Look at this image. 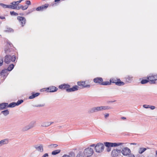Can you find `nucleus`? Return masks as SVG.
Listing matches in <instances>:
<instances>
[{"label": "nucleus", "instance_id": "obj_1", "mask_svg": "<svg viewBox=\"0 0 157 157\" xmlns=\"http://www.w3.org/2000/svg\"><path fill=\"white\" fill-rule=\"evenodd\" d=\"M112 81H113V79H110V82L106 81L105 82H102L98 84H99V85L102 86H108L109 85H111L112 83H115L116 85L119 86H123L124 85V82L121 81L120 79H117V82Z\"/></svg>", "mask_w": 157, "mask_h": 157}, {"label": "nucleus", "instance_id": "obj_2", "mask_svg": "<svg viewBox=\"0 0 157 157\" xmlns=\"http://www.w3.org/2000/svg\"><path fill=\"white\" fill-rule=\"evenodd\" d=\"M110 109H111V107L109 106H102L94 107L90 109V110H89V111H88V113H92L97 112Z\"/></svg>", "mask_w": 157, "mask_h": 157}, {"label": "nucleus", "instance_id": "obj_3", "mask_svg": "<svg viewBox=\"0 0 157 157\" xmlns=\"http://www.w3.org/2000/svg\"><path fill=\"white\" fill-rule=\"evenodd\" d=\"M122 143H111L108 142H104L105 146L107 147L106 149V151L109 152L111 151V147H117L122 145Z\"/></svg>", "mask_w": 157, "mask_h": 157}, {"label": "nucleus", "instance_id": "obj_4", "mask_svg": "<svg viewBox=\"0 0 157 157\" xmlns=\"http://www.w3.org/2000/svg\"><path fill=\"white\" fill-rule=\"evenodd\" d=\"M16 60V56L14 55H6L4 57L5 63L9 64L11 62H14Z\"/></svg>", "mask_w": 157, "mask_h": 157}, {"label": "nucleus", "instance_id": "obj_5", "mask_svg": "<svg viewBox=\"0 0 157 157\" xmlns=\"http://www.w3.org/2000/svg\"><path fill=\"white\" fill-rule=\"evenodd\" d=\"M94 150L90 147H88L84 150L83 155L86 157H92L91 156L94 154Z\"/></svg>", "mask_w": 157, "mask_h": 157}, {"label": "nucleus", "instance_id": "obj_6", "mask_svg": "<svg viewBox=\"0 0 157 157\" xmlns=\"http://www.w3.org/2000/svg\"><path fill=\"white\" fill-rule=\"evenodd\" d=\"M105 145L102 143H99L95 146V147H94L95 150L96 152L98 153H100L102 152L104 148H105Z\"/></svg>", "mask_w": 157, "mask_h": 157}, {"label": "nucleus", "instance_id": "obj_7", "mask_svg": "<svg viewBox=\"0 0 157 157\" xmlns=\"http://www.w3.org/2000/svg\"><path fill=\"white\" fill-rule=\"evenodd\" d=\"M147 79L150 80V83L154 84L156 83L155 81L157 80V75L150 74L147 76Z\"/></svg>", "mask_w": 157, "mask_h": 157}, {"label": "nucleus", "instance_id": "obj_8", "mask_svg": "<svg viewBox=\"0 0 157 157\" xmlns=\"http://www.w3.org/2000/svg\"><path fill=\"white\" fill-rule=\"evenodd\" d=\"M35 123V121H31V122H30V123L29 124L25 126L23 128H22V131H23V132H24L33 128L34 126Z\"/></svg>", "mask_w": 157, "mask_h": 157}, {"label": "nucleus", "instance_id": "obj_9", "mask_svg": "<svg viewBox=\"0 0 157 157\" xmlns=\"http://www.w3.org/2000/svg\"><path fill=\"white\" fill-rule=\"evenodd\" d=\"M121 152L122 153V155L124 156L129 155L130 154H132L131 153V150L130 149L127 147H125L122 149V150L121 151Z\"/></svg>", "mask_w": 157, "mask_h": 157}, {"label": "nucleus", "instance_id": "obj_10", "mask_svg": "<svg viewBox=\"0 0 157 157\" xmlns=\"http://www.w3.org/2000/svg\"><path fill=\"white\" fill-rule=\"evenodd\" d=\"M121 150L117 149H114L111 152V156L113 157H117L120 154Z\"/></svg>", "mask_w": 157, "mask_h": 157}, {"label": "nucleus", "instance_id": "obj_11", "mask_svg": "<svg viewBox=\"0 0 157 157\" xmlns=\"http://www.w3.org/2000/svg\"><path fill=\"white\" fill-rule=\"evenodd\" d=\"M79 87L78 86L75 85V86H73L72 87V88H68L65 89V90H66V91L67 92L70 93L77 91L78 90H79Z\"/></svg>", "mask_w": 157, "mask_h": 157}, {"label": "nucleus", "instance_id": "obj_12", "mask_svg": "<svg viewBox=\"0 0 157 157\" xmlns=\"http://www.w3.org/2000/svg\"><path fill=\"white\" fill-rule=\"evenodd\" d=\"M58 90L57 88L52 86L47 88L45 91L48 92L53 93L56 92Z\"/></svg>", "mask_w": 157, "mask_h": 157}, {"label": "nucleus", "instance_id": "obj_13", "mask_svg": "<svg viewBox=\"0 0 157 157\" xmlns=\"http://www.w3.org/2000/svg\"><path fill=\"white\" fill-rule=\"evenodd\" d=\"M17 18V20H18V21L21 22V26L22 27L24 26L26 22V20L25 17L22 16H18Z\"/></svg>", "mask_w": 157, "mask_h": 157}, {"label": "nucleus", "instance_id": "obj_14", "mask_svg": "<svg viewBox=\"0 0 157 157\" xmlns=\"http://www.w3.org/2000/svg\"><path fill=\"white\" fill-rule=\"evenodd\" d=\"M78 86L82 87V88H90V85L85 84V81H78Z\"/></svg>", "mask_w": 157, "mask_h": 157}, {"label": "nucleus", "instance_id": "obj_15", "mask_svg": "<svg viewBox=\"0 0 157 157\" xmlns=\"http://www.w3.org/2000/svg\"><path fill=\"white\" fill-rule=\"evenodd\" d=\"M9 71H10L5 70H2L0 72V76H2V77H3L5 79L8 75Z\"/></svg>", "mask_w": 157, "mask_h": 157}, {"label": "nucleus", "instance_id": "obj_16", "mask_svg": "<svg viewBox=\"0 0 157 157\" xmlns=\"http://www.w3.org/2000/svg\"><path fill=\"white\" fill-rule=\"evenodd\" d=\"M33 147L39 152H42L43 151V145L42 144L35 145Z\"/></svg>", "mask_w": 157, "mask_h": 157}, {"label": "nucleus", "instance_id": "obj_17", "mask_svg": "<svg viewBox=\"0 0 157 157\" xmlns=\"http://www.w3.org/2000/svg\"><path fill=\"white\" fill-rule=\"evenodd\" d=\"M48 4H45L44 5H42L39 7H37L36 9V10L37 11H42L44 9H46L48 8Z\"/></svg>", "mask_w": 157, "mask_h": 157}, {"label": "nucleus", "instance_id": "obj_18", "mask_svg": "<svg viewBox=\"0 0 157 157\" xmlns=\"http://www.w3.org/2000/svg\"><path fill=\"white\" fill-rule=\"evenodd\" d=\"M70 87V85L67 84H66L65 83H63L59 86V88L61 90H66L67 89Z\"/></svg>", "mask_w": 157, "mask_h": 157}, {"label": "nucleus", "instance_id": "obj_19", "mask_svg": "<svg viewBox=\"0 0 157 157\" xmlns=\"http://www.w3.org/2000/svg\"><path fill=\"white\" fill-rule=\"evenodd\" d=\"M9 142V140L7 139H4L0 141V147L4 144H8Z\"/></svg>", "mask_w": 157, "mask_h": 157}, {"label": "nucleus", "instance_id": "obj_20", "mask_svg": "<svg viewBox=\"0 0 157 157\" xmlns=\"http://www.w3.org/2000/svg\"><path fill=\"white\" fill-rule=\"evenodd\" d=\"M40 95V93H35L34 92H33L31 93V95L29 97V99H32L35 98L36 97H37L39 96Z\"/></svg>", "mask_w": 157, "mask_h": 157}, {"label": "nucleus", "instance_id": "obj_21", "mask_svg": "<svg viewBox=\"0 0 157 157\" xmlns=\"http://www.w3.org/2000/svg\"><path fill=\"white\" fill-rule=\"evenodd\" d=\"M0 6H2L4 8H8L11 9L12 7H13L14 5H6L3 3H0Z\"/></svg>", "mask_w": 157, "mask_h": 157}, {"label": "nucleus", "instance_id": "obj_22", "mask_svg": "<svg viewBox=\"0 0 157 157\" xmlns=\"http://www.w3.org/2000/svg\"><path fill=\"white\" fill-rule=\"evenodd\" d=\"M93 81L96 83H98L103 82V79L101 77H97L94 78Z\"/></svg>", "mask_w": 157, "mask_h": 157}, {"label": "nucleus", "instance_id": "obj_23", "mask_svg": "<svg viewBox=\"0 0 157 157\" xmlns=\"http://www.w3.org/2000/svg\"><path fill=\"white\" fill-rule=\"evenodd\" d=\"M132 79L133 77L129 75H127L126 76V77L124 78V80H125L126 82L128 83L131 82Z\"/></svg>", "mask_w": 157, "mask_h": 157}, {"label": "nucleus", "instance_id": "obj_24", "mask_svg": "<svg viewBox=\"0 0 157 157\" xmlns=\"http://www.w3.org/2000/svg\"><path fill=\"white\" fill-rule=\"evenodd\" d=\"M14 68V65L12 63L10 65L8 66V67L7 69H3V70H6L7 71H11Z\"/></svg>", "mask_w": 157, "mask_h": 157}, {"label": "nucleus", "instance_id": "obj_25", "mask_svg": "<svg viewBox=\"0 0 157 157\" xmlns=\"http://www.w3.org/2000/svg\"><path fill=\"white\" fill-rule=\"evenodd\" d=\"M1 105V107H2V109H6V108H8L7 107L8 105V103H3L0 104Z\"/></svg>", "mask_w": 157, "mask_h": 157}, {"label": "nucleus", "instance_id": "obj_26", "mask_svg": "<svg viewBox=\"0 0 157 157\" xmlns=\"http://www.w3.org/2000/svg\"><path fill=\"white\" fill-rule=\"evenodd\" d=\"M19 105L16 104L15 102H12L11 103H10V104H8V105H7V107L8 108H13Z\"/></svg>", "mask_w": 157, "mask_h": 157}, {"label": "nucleus", "instance_id": "obj_27", "mask_svg": "<svg viewBox=\"0 0 157 157\" xmlns=\"http://www.w3.org/2000/svg\"><path fill=\"white\" fill-rule=\"evenodd\" d=\"M24 0H20L17 2H13L10 3V4L14 5V6H17L20 3H21V2Z\"/></svg>", "mask_w": 157, "mask_h": 157}, {"label": "nucleus", "instance_id": "obj_28", "mask_svg": "<svg viewBox=\"0 0 157 157\" xmlns=\"http://www.w3.org/2000/svg\"><path fill=\"white\" fill-rule=\"evenodd\" d=\"M60 152V149L56 150L53 151L51 152V154L53 155H55L58 154Z\"/></svg>", "mask_w": 157, "mask_h": 157}, {"label": "nucleus", "instance_id": "obj_29", "mask_svg": "<svg viewBox=\"0 0 157 157\" xmlns=\"http://www.w3.org/2000/svg\"><path fill=\"white\" fill-rule=\"evenodd\" d=\"M147 149L146 148H144V147H140L139 149L138 152L140 154H141L144 151H145Z\"/></svg>", "mask_w": 157, "mask_h": 157}, {"label": "nucleus", "instance_id": "obj_30", "mask_svg": "<svg viewBox=\"0 0 157 157\" xmlns=\"http://www.w3.org/2000/svg\"><path fill=\"white\" fill-rule=\"evenodd\" d=\"M51 125L50 124H49V122H44L43 123H42V124L41 125V127H47L49 125Z\"/></svg>", "mask_w": 157, "mask_h": 157}, {"label": "nucleus", "instance_id": "obj_31", "mask_svg": "<svg viewBox=\"0 0 157 157\" xmlns=\"http://www.w3.org/2000/svg\"><path fill=\"white\" fill-rule=\"evenodd\" d=\"M9 112L8 109H6L2 111L1 112V113H2L5 116H6L9 114Z\"/></svg>", "mask_w": 157, "mask_h": 157}, {"label": "nucleus", "instance_id": "obj_32", "mask_svg": "<svg viewBox=\"0 0 157 157\" xmlns=\"http://www.w3.org/2000/svg\"><path fill=\"white\" fill-rule=\"evenodd\" d=\"M148 82H149V80L148 79H142L141 81V83L142 84H145Z\"/></svg>", "mask_w": 157, "mask_h": 157}, {"label": "nucleus", "instance_id": "obj_33", "mask_svg": "<svg viewBox=\"0 0 157 157\" xmlns=\"http://www.w3.org/2000/svg\"><path fill=\"white\" fill-rule=\"evenodd\" d=\"M5 32H13V30L10 28L7 27L6 28Z\"/></svg>", "mask_w": 157, "mask_h": 157}, {"label": "nucleus", "instance_id": "obj_34", "mask_svg": "<svg viewBox=\"0 0 157 157\" xmlns=\"http://www.w3.org/2000/svg\"><path fill=\"white\" fill-rule=\"evenodd\" d=\"M85 156L83 155V153L81 151H80L78 153V154L76 155V157H84Z\"/></svg>", "mask_w": 157, "mask_h": 157}, {"label": "nucleus", "instance_id": "obj_35", "mask_svg": "<svg viewBox=\"0 0 157 157\" xmlns=\"http://www.w3.org/2000/svg\"><path fill=\"white\" fill-rule=\"evenodd\" d=\"M21 6H18V7L17 6H14L13 8H12V9L13 10H19L20 9H21V5H20Z\"/></svg>", "mask_w": 157, "mask_h": 157}, {"label": "nucleus", "instance_id": "obj_36", "mask_svg": "<svg viewBox=\"0 0 157 157\" xmlns=\"http://www.w3.org/2000/svg\"><path fill=\"white\" fill-rule=\"evenodd\" d=\"M10 14L11 16H17L18 15V13H17L16 12H15L13 11H10Z\"/></svg>", "mask_w": 157, "mask_h": 157}, {"label": "nucleus", "instance_id": "obj_37", "mask_svg": "<svg viewBox=\"0 0 157 157\" xmlns=\"http://www.w3.org/2000/svg\"><path fill=\"white\" fill-rule=\"evenodd\" d=\"M4 60L3 61V59L2 56H0V67L3 64V62Z\"/></svg>", "mask_w": 157, "mask_h": 157}, {"label": "nucleus", "instance_id": "obj_38", "mask_svg": "<svg viewBox=\"0 0 157 157\" xmlns=\"http://www.w3.org/2000/svg\"><path fill=\"white\" fill-rule=\"evenodd\" d=\"M45 105L44 104H39L38 105H34L33 106L35 107H43Z\"/></svg>", "mask_w": 157, "mask_h": 157}, {"label": "nucleus", "instance_id": "obj_39", "mask_svg": "<svg viewBox=\"0 0 157 157\" xmlns=\"http://www.w3.org/2000/svg\"><path fill=\"white\" fill-rule=\"evenodd\" d=\"M23 102V101L22 99L18 100L17 102H15L16 104L18 105H20Z\"/></svg>", "mask_w": 157, "mask_h": 157}, {"label": "nucleus", "instance_id": "obj_40", "mask_svg": "<svg viewBox=\"0 0 157 157\" xmlns=\"http://www.w3.org/2000/svg\"><path fill=\"white\" fill-rule=\"evenodd\" d=\"M28 8V6L27 5H25V6H23L21 5V9H22V10H25Z\"/></svg>", "mask_w": 157, "mask_h": 157}, {"label": "nucleus", "instance_id": "obj_41", "mask_svg": "<svg viewBox=\"0 0 157 157\" xmlns=\"http://www.w3.org/2000/svg\"><path fill=\"white\" fill-rule=\"evenodd\" d=\"M35 10V8H33L30 10H28V12L27 14H29V13H30L31 12H33Z\"/></svg>", "mask_w": 157, "mask_h": 157}, {"label": "nucleus", "instance_id": "obj_42", "mask_svg": "<svg viewBox=\"0 0 157 157\" xmlns=\"http://www.w3.org/2000/svg\"><path fill=\"white\" fill-rule=\"evenodd\" d=\"M49 146H52L54 147H57V145L55 144H51L49 145Z\"/></svg>", "mask_w": 157, "mask_h": 157}, {"label": "nucleus", "instance_id": "obj_43", "mask_svg": "<svg viewBox=\"0 0 157 157\" xmlns=\"http://www.w3.org/2000/svg\"><path fill=\"white\" fill-rule=\"evenodd\" d=\"M150 106L149 105H143V107H144V108L146 109H148V107H149Z\"/></svg>", "mask_w": 157, "mask_h": 157}, {"label": "nucleus", "instance_id": "obj_44", "mask_svg": "<svg viewBox=\"0 0 157 157\" xmlns=\"http://www.w3.org/2000/svg\"><path fill=\"white\" fill-rule=\"evenodd\" d=\"M26 4L28 5H31V2L29 0H27L26 1Z\"/></svg>", "mask_w": 157, "mask_h": 157}, {"label": "nucleus", "instance_id": "obj_45", "mask_svg": "<svg viewBox=\"0 0 157 157\" xmlns=\"http://www.w3.org/2000/svg\"><path fill=\"white\" fill-rule=\"evenodd\" d=\"M149 108H150L151 110H153L155 109V107L154 106H150L149 107Z\"/></svg>", "mask_w": 157, "mask_h": 157}, {"label": "nucleus", "instance_id": "obj_46", "mask_svg": "<svg viewBox=\"0 0 157 157\" xmlns=\"http://www.w3.org/2000/svg\"><path fill=\"white\" fill-rule=\"evenodd\" d=\"M48 153H45L42 155V157H48Z\"/></svg>", "mask_w": 157, "mask_h": 157}, {"label": "nucleus", "instance_id": "obj_47", "mask_svg": "<svg viewBox=\"0 0 157 157\" xmlns=\"http://www.w3.org/2000/svg\"><path fill=\"white\" fill-rule=\"evenodd\" d=\"M127 157H135L134 155L133 154H130L129 155H128Z\"/></svg>", "mask_w": 157, "mask_h": 157}, {"label": "nucleus", "instance_id": "obj_48", "mask_svg": "<svg viewBox=\"0 0 157 157\" xmlns=\"http://www.w3.org/2000/svg\"><path fill=\"white\" fill-rule=\"evenodd\" d=\"M0 19L2 20L5 19V17L4 16H0Z\"/></svg>", "mask_w": 157, "mask_h": 157}, {"label": "nucleus", "instance_id": "obj_49", "mask_svg": "<svg viewBox=\"0 0 157 157\" xmlns=\"http://www.w3.org/2000/svg\"><path fill=\"white\" fill-rule=\"evenodd\" d=\"M62 157H70V156H69V155H68L65 154L63 156H62Z\"/></svg>", "mask_w": 157, "mask_h": 157}, {"label": "nucleus", "instance_id": "obj_50", "mask_svg": "<svg viewBox=\"0 0 157 157\" xmlns=\"http://www.w3.org/2000/svg\"><path fill=\"white\" fill-rule=\"evenodd\" d=\"M109 116V114L106 113L105 114V118H106L107 117H108Z\"/></svg>", "mask_w": 157, "mask_h": 157}, {"label": "nucleus", "instance_id": "obj_51", "mask_svg": "<svg viewBox=\"0 0 157 157\" xmlns=\"http://www.w3.org/2000/svg\"><path fill=\"white\" fill-rule=\"evenodd\" d=\"M96 145H95V144H91L90 145V147H95V146H96Z\"/></svg>", "mask_w": 157, "mask_h": 157}, {"label": "nucleus", "instance_id": "obj_52", "mask_svg": "<svg viewBox=\"0 0 157 157\" xmlns=\"http://www.w3.org/2000/svg\"><path fill=\"white\" fill-rule=\"evenodd\" d=\"M116 101V100H113V101H108V102H108V103H110V102H115Z\"/></svg>", "mask_w": 157, "mask_h": 157}, {"label": "nucleus", "instance_id": "obj_53", "mask_svg": "<svg viewBox=\"0 0 157 157\" xmlns=\"http://www.w3.org/2000/svg\"><path fill=\"white\" fill-rule=\"evenodd\" d=\"M8 52V49H5V53H7Z\"/></svg>", "mask_w": 157, "mask_h": 157}, {"label": "nucleus", "instance_id": "obj_54", "mask_svg": "<svg viewBox=\"0 0 157 157\" xmlns=\"http://www.w3.org/2000/svg\"><path fill=\"white\" fill-rule=\"evenodd\" d=\"M121 119L122 120H125L126 119V118L125 117H121Z\"/></svg>", "mask_w": 157, "mask_h": 157}, {"label": "nucleus", "instance_id": "obj_55", "mask_svg": "<svg viewBox=\"0 0 157 157\" xmlns=\"http://www.w3.org/2000/svg\"><path fill=\"white\" fill-rule=\"evenodd\" d=\"M130 144L133 145H136V144L135 143H130Z\"/></svg>", "mask_w": 157, "mask_h": 157}, {"label": "nucleus", "instance_id": "obj_56", "mask_svg": "<svg viewBox=\"0 0 157 157\" xmlns=\"http://www.w3.org/2000/svg\"><path fill=\"white\" fill-rule=\"evenodd\" d=\"M60 1V0H55V2H59Z\"/></svg>", "mask_w": 157, "mask_h": 157}, {"label": "nucleus", "instance_id": "obj_57", "mask_svg": "<svg viewBox=\"0 0 157 157\" xmlns=\"http://www.w3.org/2000/svg\"><path fill=\"white\" fill-rule=\"evenodd\" d=\"M19 15H20L21 16H23V13H19Z\"/></svg>", "mask_w": 157, "mask_h": 157}, {"label": "nucleus", "instance_id": "obj_58", "mask_svg": "<svg viewBox=\"0 0 157 157\" xmlns=\"http://www.w3.org/2000/svg\"><path fill=\"white\" fill-rule=\"evenodd\" d=\"M53 123V122H49V124H52Z\"/></svg>", "mask_w": 157, "mask_h": 157}, {"label": "nucleus", "instance_id": "obj_59", "mask_svg": "<svg viewBox=\"0 0 157 157\" xmlns=\"http://www.w3.org/2000/svg\"><path fill=\"white\" fill-rule=\"evenodd\" d=\"M147 157H154L152 155H149V156H147Z\"/></svg>", "mask_w": 157, "mask_h": 157}, {"label": "nucleus", "instance_id": "obj_60", "mask_svg": "<svg viewBox=\"0 0 157 157\" xmlns=\"http://www.w3.org/2000/svg\"><path fill=\"white\" fill-rule=\"evenodd\" d=\"M3 110V109H2V107L0 106V110Z\"/></svg>", "mask_w": 157, "mask_h": 157}, {"label": "nucleus", "instance_id": "obj_61", "mask_svg": "<svg viewBox=\"0 0 157 157\" xmlns=\"http://www.w3.org/2000/svg\"><path fill=\"white\" fill-rule=\"evenodd\" d=\"M11 44V43H9V45L10 46V45Z\"/></svg>", "mask_w": 157, "mask_h": 157}, {"label": "nucleus", "instance_id": "obj_62", "mask_svg": "<svg viewBox=\"0 0 157 157\" xmlns=\"http://www.w3.org/2000/svg\"><path fill=\"white\" fill-rule=\"evenodd\" d=\"M72 153V154H74V153Z\"/></svg>", "mask_w": 157, "mask_h": 157}, {"label": "nucleus", "instance_id": "obj_63", "mask_svg": "<svg viewBox=\"0 0 157 157\" xmlns=\"http://www.w3.org/2000/svg\"><path fill=\"white\" fill-rule=\"evenodd\" d=\"M138 157H140V156H139Z\"/></svg>", "mask_w": 157, "mask_h": 157}, {"label": "nucleus", "instance_id": "obj_64", "mask_svg": "<svg viewBox=\"0 0 157 157\" xmlns=\"http://www.w3.org/2000/svg\"><path fill=\"white\" fill-rule=\"evenodd\" d=\"M0 157H1V156H0Z\"/></svg>", "mask_w": 157, "mask_h": 157}]
</instances>
